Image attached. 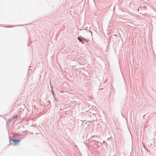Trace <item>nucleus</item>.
Returning <instances> with one entry per match:
<instances>
[{
    "mask_svg": "<svg viewBox=\"0 0 156 156\" xmlns=\"http://www.w3.org/2000/svg\"><path fill=\"white\" fill-rule=\"evenodd\" d=\"M78 39L80 42H81L82 44L83 43V41L82 40V39H81V38H80V37H78Z\"/></svg>",
    "mask_w": 156,
    "mask_h": 156,
    "instance_id": "2",
    "label": "nucleus"
},
{
    "mask_svg": "<svg viewBox=\"0 0 156 156\" xmlns=\"http://www.w3.org/2000/svg\"><path fill=\"white\" fill-rule=\"evenodd\" d=\"M12 142L13 144L14 145H15L19 144V140L12 139L10 140V142Z\"/></svg>",
    "mask_w": 156,
    "mask_h": 156,
    "instance_id": "1",
    "label": "nucleus"
}]
</instances>
